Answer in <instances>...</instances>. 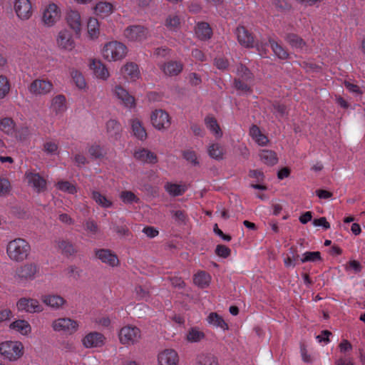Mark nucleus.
Instances as JSON below:
<instances>
[{
    "label": "nucleus",
    "mask_w": 365,
    "mask_h": 365,
    "mask_svg": "<svg viewBox=\"0 0 365 365\" xmlns=\"http://www.w3.org/2000/svg\"><path fill=\"white\" fill-rule=\"evenodd\" d=\"M30 251V245L22 238H16L10 241L6 248L9 258L16 262H22L26 259Z\"/></svg>",
    "instance_id": "obj_1"
},
{
    "label": "nucleus",
    "mask_w": 365,
    "mask_h": 365,
    "mask_svg": "<svg viewBox=\"0 0 365 365\" xmlns=\"http://www.w3.org/2000/svg\"><path fill=\"white\" fill-rule=\"evenodd\" d=\"M126 53V46L118 41L106 43L102 51L103 58L108 61L120 60L125 57Z\"/></svg>",
    "instance_id": "obj_2"
},
{
    "label": "nucleus",
    "mask_w": 365,
    "mask_h": 365,
    "mask_svg": "<svg viewBox=\"0 0 365 365\" xmlns=\"http://www.w3.org/2000/svg\"><path fill=\"white\" fill-rule=\"evenodd\" d=\"M23 346L18 341H5L0 344V354L9 359L15 361L23 355Z\"/></svg>",
    "instance_id": "obj_3"
},
{
    "label": "nucleus",
    "mask_w": 365,
    "mask_h": 365,
    "mask_svg": "<svg viewBox=\"0 0 365 365\" xmlns=\"http://www.w3.org/2000/svg\"><path fill=\"white\" fill-rule=\"evenodd\" d=\"M140 336V330L136 327H124L119 333V339L123 344H133L139 341Z\"/></svg>",
    "instance_id": "obj_4"
},
{
    "label": "nucleus",
    "mask_w": 365,
    "mask_h": 365,
    "mask_svg": "<svg viewBox=\"0 0 365 365\" xmlns=\"http://www.w3.org/2000/svg\"><path fill=\"white\" fill-rule=\"evenodd\" d=\"M52 327L56 331H63L66 334H72L77 331L78 324L76 321L70 318H59L53 321Z\"/></svg>",
    "instance_id": "obj_5"
},
{
    "label": "nucleus",
    "mask_w": 365,
    "mask_h": 365,
    "mask_svg": "<svg viewBox=\"0 0 365 365\" xmlns=\"http://www.w3.org/2000/svg\"><path fill=\"white\" fill-rule=\"evenodd\" d=\"M152 125L158 130L167 129L170 125V118L168 113L163 110H155L150 116Z\"/></svg>",
    "instance_id": "obj_6"
},
{
    "label": "nucleus",
    "mask_w": 365,
    "mask_h": 365,
    "mask_svg": "<svg viewBox=\"0 0 365 365\" xmlns=\"http://www.w3.org/2000/svg\"><path fill=\"white\" fill-rule=\"evenodd\" d=\"M56 43L60 49L71 51L75 47V41L73 39L71 31L66 29L61 30L57 36Z\"/></svg>",
    "instance_id": "obj_7"
},
{
    "label": "nucleus",
    "mask_w": 365,
    "mask_h": 365,
    "mask_svg": "<svg viewBox=\"0 0 365 365\" xmlns=\"http://www.w3.org/2000/svg\"><path fill=\"white\" fill-rule=\"evenodd\" d=\"M16 306L19 310H25L29 313L41 312L43 311V307L38 300L31 298H21L18 301Z\"/></svg>",
    "instance_id": "obj_8"
},
{
    "label": "nucleus",
    "mask_w": 365,
    "mask_h": 365,
    "mask_svg": "<svg viewBox=\"0 0 365 365\" xmlns=\"http://www.w3.org/2000/svg\"><path fill=\"white\" fill-rule=\"evenodd\" d=\"M14 10L19 18L29 19L32 15L31 4L29 0H16Z\"/></svg>",
    "instance_id": "obj_9"
},
{
    "label": "nucleus",
    "mask_w": 365,
    "mask_h": 365,
    "mask_svg": "<svg viewBox=\"0 0 365 365\" xmlns=\"http://www.w3.org/2000/svg\"><path fill=\"white\" fill-rule=\"evenodd\" d=\"M66 22L74 31L76 38L81 36L82 24L80 14L77 11L71 10L67 13Z\"/></svg>",
    "instance_id": "obj_10"
},
{
    "label": "nucleus",
    "mask_w": 365,
    "mask_h": 365,
    "mask_svg": "<svg viewBox=\"0 0 365 365\" xmlns=\"http://www.w3.org/2000/svg\"><path fill=\"white\" fill-rule=\"evenodd\" d=\"M236 35L240 45L246 48H252L254 46L253 36L245 26H237Z\"/></svg>",
    "instance_id": "obj_11"
},
{
    "label": "nucleus",
    "mask_w": 365,
    "mask_h": 365,
    "mask_svg": "<svg viewBox=\"0 0 365 365\" xmlns=\"http://www.w3.org/2000/svg\"><path fill=\"white\" fill-rule=\"evenodd\" d=\"M52 87L53 85L50 81L36 79L31 83L29 91L36 95H43L50 92Z\"/></svg>",
    "instance_id": "obj_12"
},
{
    "label": "nucleus",
    "mask_w": 365,
    "mask_h": 365,
    "mask_svg": "<svg viewBox=\"0 0 365 365\" xmlns=\"http://www.w3.org/2000/svg\"><path fill=\"white\" fill-rule=\"evenodd\" d=\"M38 272L35 263H26L16 269V275L21 279H33Z\"/></svg>",
    "instance_id": "obj_13"
},
{
    "label": "nucleus",
    "mask_w": 365,
    "mask_h": 365,
    "mask_svg": "<svg viewBox=\"0 0 365 365\" xmlns=\"http://www.w3.org/2000/svg\"><path fill=\"white\" fill-rule=\"evenodd\" d=\"M59 9L56 4H50L43 14V21L48 26H52L59 19Z\"/></svg>",
    "instance_id": "obj_14"
},
{
    "label": "nucleus",
    "mask_w": 365,
    "mask_h": 365,
    "mask_svg": "<svg viewBox=\"0 0 365 365\" xmlns=\"http://www.w3.org/2000/svg\"><path fill=\"white\" fill-rule=\"evenodd\" d=\"M124 36L130 41H141L146 36V29L142 26H131L125 29Z\"/></svg>",
    "instance_id": "obj_15"
},
{
    "label": "nucleus",
    "mask_w": 365,
    "mask_h": 365,
    "mask_svg": "<svg viewBox=\"0 0 365 365\" xmlns=\"http://www.w3.org/2000/svg\"><path fill=\"white\" fill-rule=\"evenodd\" d=\"M159 365H178V356L173 349H166L158 355Z\"/></svg>",
    "instance_id": "obj_16"
},
{
    "label": "nucleus",
    "mask_w": 365,
    "mask_h": 365,
    "mask_svg": "<svg viewBox=\"0 0 365 365\" xmlns=\"http://www.w3.org/2000/svg\"><path fill=\"white\" fill-rule=\"evenodd\" d=\"M96 255L102 261V262L106 263L111 267L117 266L119 264L117 255L110 250L102 249L97 250L96 252Z\"/></svg>",
    "instance_id": "obj_17"
},
{
    "label": "nucleus",
    "mask_w": 365,
    "mask_h": 365,
    "mask_svg": "<svg viewBox=\"0 0 365 365\" xmlns=\"http://www.w3.org/2000/svg\"><path fill=\"white\" fill-rule=\"evenodd\" d=\"M104 336L99 332H91L87 334L83 340V344L86 347H98L103 344Z\"/></svg>",
    "instance_id": "obj_18"
},
{
    "label": "nucleus",
    "mask_w": 365,
    "mask_h": 365,
    "mask_svg": "<svg viewBox=\"0 0 365 365\" xmlns=\"http://www.w3.org/2000/svg\"><path fill=\"white\" fill-rule=\"evenodd\" d=\"M115 93L118 98L121 100L125 106L130 108L135 106V103L134 97L130 95L128 92L120 86H115Z\"/></svg>",
    "instance_id": "obj_19"
},
{
    "label": "nucleus",
    "mask_w": 365,
    "mask_h": 365,
    "mask_svg": "<svg viewBox=\"0 0 365 365\" xmlns=\"http://www.w3.org/2000/svg\"><path fill=\"white\" fill-rule=\"evenodd\" d=\"M26 178L29 184L37 190V192L43 191L46 187V182L38 173H30L26 175Z\"/></svg>",
    "instance_id": "obj_20"
},
{
    "label": "nucleus",
    "mask_w": 365,
    "mask_h": 365,
    "mask_svg": "<svg viewBox=\"0 0 365 365\" xmlns=\"http://www.w3.org/2000/svg\"><path fill=\"white\" fill-rule=\"evenodd\" d=\"M41 300L45 304L53 309H59L66 303V300L59 295H43Z\"/></svg>",
    "instance_id": "obj_21"
},
{
    "label": "nucleus",
    "mask_w": 365,
    "mask_h": 365,
    "mask_svg": "<svg viewBox=\"0 0 365 365\" xmlns=\"http://www.w3.org/2000/svg\"><path fill=\"white\" fill-rule=\"evenodd\" d=\"M134 156L136 159L148 163L154 164L158 162L157 155L154 153L145 148L136 151Z\"/></svg>",
    "instance_id": "obj_22"
},
{
    "label": "nucleus",
    "mask_w": 365,
    "mask_h": 365,
    "mask_svg": "<svg viewBox=\"0 0 365 365\" xmlns=\"http://www.w3.org/2000/svg\"><path fill=\"white\" fill-rule=\"evenodd\" d=\"M195 34L200 40L205 41L211 38L212 31L207 23L201 22L197 24Z\"/></svg>",
    "instance_id": "obj_23"
},
{
    "label": "nucleus",
    "mask_w": 365,
    "mask_h": 365,
    "mask_svg": "<svg viewBox=\"0 0 365 365\" xmlns=\"http://www.w3.org/2000/svg\"><path fill=\"white\" fill-rule=\"evenodd\" d=\"M107 133L110 138L118 140L120 137L121 126L120 124L114 119H110L106 123Z\"/></svg>",
    "instance_id": "obj_24"
},
{
    "label": "nucleus",
    "mask_w": 365,
    "mask_h": 365,
    "mask_svg": "<svg viewBox=\"0 0 365 365\" xmlns=\"http://www.w3.org/2000/svg\"><path fill=\"white\" fill-rule=\"evenodd\" d=\"M165 75L173 76L178 75L182 70V65L177 61H169L162 66Z\"/></svg>",
    "instance_id": "obj_25"
},
{
    "label": "nucleus",
    "mask_w": 365,
    "mask_h": 365,
    "mask_svg": "<svg viewBox=\"0 0 365 365\" xmlns=\"http://www.w3.org/2000/svg\"><path fill=\"white\" fill-rule=\"evenodd\" d=\"M90 67L98 78L106 79L109 76L108 69L100 61L93 60Z\"/></svg>",
    "instance_id": "obj_26"
},
{
    "label": "nucleus",
    "mask_w": 365,
    "mask_h": 365,
    "mask_svg": "<svg viewBox=\"0 0 365 365\" xmlns=\"http://www.w3.org/2000/svg\"><path fill=\"white\" fill-rule=\"evenodd\" d=\"M58 247L62 254L66 256H71L77 252L76 246L68 240H59L58 241Z\"/></svg>",
    "instance_id": "obj_27"
},
{
    "label": "nucleus",
    "mask_w": 365,
    "mask_h": 365,
    "mask_svg": "<svg viewBox=\"0 0 365 365\" xmlns=\"http://www.w3.org/2000/svg\"><path fill=\"white\" fill-rule=\"evenodd\" d=\"M131 128L134 135L140 140H144L147 138V133L141 122L138 119L131 120Z\"/></svg>",
    "instance_id": "obj_28"
},
{
    "label": "nucleus",
    "mask_w": 365,
    "mask_h": 365,
    "mask_svg": "<svg viewBox=\"0 0 365 365\" xmlns=\"http://www.w3.org/2000/svg\"><path fill=\"white\" fill-rule=\"evenodd\" d=\"M95 14L105 17L113 12V5L107 1H100L94 7Z\"/></svg>",
    "instance_id": "obj_29"
},
{
    "label": "nucleus",
    "mask_w": 365,
    "mask_h": 365,
    "mask_svg": "<svg viewBox=\"0 0 365 365\" xmlns=\"http://www.w3.org/2000/svg\"><path fill=\"white\" fill-rule=\"evenodd\" d=\"M259 156L264 163L269 166H273L278 162L276 153L271 150H263L260 153Z\"/></svg>",
    "instance_id": "obj_30"
},
{
    "label": "nucleus",
    "mask_w": 365,
    "mask_h": 365,
    "mask_svg": "<svg viewBox=\"0 0 365 365\" xmlns=\"http://www.w3.org/2000/svg\"><path fill=\"white\" fill-rule=\"evenodd\" d=\"M205 124L206 125L207 128L215 135L217 138L222 137V132L215 118L213 116H207L205 118Z\"/></svg>",
    "instance_id": "obj_31"
},
{
    "label": "nucleus",
    "mask_w": 365,
    "mask_h": 365,
    "mask_svg": "<svg viewBox=\"0 0 365 365\" xmlns=\"http://www.w3.org/2000/svg\"><path fill=\"white\" fill-rule=\"evenodd\" d=\"M10 328L16 329L22 334H27L31 330L30 324L25 320H16L10 324Z\"/></svg>",
    "instance_id": "obj_32"
},
{
    "label": "nucleus",
    "mask_w": 365,
    "mask_h": 365,
    "mask_svg": "<svg viewBox=\"0 0 365 365\" xmlns=\"http://www.w3.org/2000/svg\"><path fill=\"white\" fill-rule=\"evenodd\" d=\"M210 277L204 271L197 272L194 276V283L200 288H205L209 285Z\"/></svg>",
    "instance_id": "obj_33"
},
{
    "label": "nucleus",
    "mask_w": 365,
    "mask_h": 365,
    "mask_svg": "<svg viewBox=\"0 0 365 365\" xmlns=\"http://www.w3.org/2000/svg\"><path fill=\"white\" fill-rule=\"evenodd\" d=\"M286 41L294 48H302L305 45V41L295 34H288L285 37Z\"/></svg>",
    "instance_id": "obj_34"
},
{
    "label": "nucleus",
    "mask_w": 365,
    "mask_h": 365,
    "mask_svg": "<svg viewBox=\"0 0 365 365\" xmlns=\"http://www.w3.org/2000/svg\"><path fill=\"white\" fill-rule=\"evenodd\" d=\"M122 72L125 76H128L132 79L138 78L139 75L138 65L133 62L125 64L122 68Z\"/></svg>",
    "instance_id": "obj_35"
},
{
    "label": "nucleus",
    "mask_w": 365,
    "mask_h": 365,
    "mask_svg": "<svg viewBox=\"0 0 365 365\" xmlns=\"http://www.w3.org/2000/svg\"><path fill=\"white\" fill-rule=\"evenodd\" d=\"M209 323L212 324L217 327H221L224 330L228 329V325L224 319L215 312H212L207 317Z\"/></svg>",
    "instance_id": "obj_36"
},
{
    "label": "nucleus",
    "mask_w": 365,
    "mask_h": 365,
    "mask_svg": "<svg viewBox=\"0 0 365 365\" xmlns=\"http://www.w3.org/2000/svg\"><path fill=\"white\" fill-rule=\"evenodd\" d=\"M66 98L63 95H58L53 98L52 106L56 113H61L66 110Z\"/></svg>",
    "instance_id": "obj_37"
},
{
    "label": "nucleus",
    "mask_w": 365,
    "mask_h": 365,
    "mask_svg": "<svg viewBox=\"0 0 365 365\" xmlns=\"http://www.w3.org/2000/svg\"><path fill=\"white\" fill-rule=\"evenodd\" d=\"M92 198L103 207H109L112 205L111 201L98 191L92 192Z\"/></svg>",
    "instance_id": "obj_38"
},
{
    "label": "nucleus",
    "mask_w": 365,
    "mask_h": 365,
    "mask_svg": "<svg viewBox=\"0 0 365 365\" xmlns=\"http://www.w3.org/2000/svg\"><path fill=\"white\" fill-rule=\"evenodd\" d=\"M205 337V334L196 327L191 328L187 334V339L190 342H198Z\"/></svg>",
    "instance_id": "obj_39"
},
{
    "label": "nucleus",
    "mask_w": 365,
    "mask_h": 365,
    "mask_svg": "<svg viewBox=\"0 0 365 365\" xmlns=\"http://www.w3.org/2000/svg\"><path fill=\"white\" fill-rule=\"evenodd\" d=\"M14 122L11 118H5L0 121V130L6 134L12 133L14 128Z\"/></svg>",
    "instance_id": "obj_40"
},
{
    "label": "nucleus",
    "mask_w": 365,
    "mask_h": 365,
    "mask_svg": "<svg viewBox=\"0 0 365 365\" xmlns=\"http://www.w3.org/2000/svg\"><path fill=\"white\" fill-rule=\"evenodd\" d=\"M270 46L274 51V53L281 59L287 58L289 53L287 51L282 48L279 44H278L274 40H269Z\"/></svg>",
    "instance_id": "obj_41"
},
{
    "label": "nucleus",
    "mask_w": 365,
    "mask_h": 365,
    "mask_svg": "<svg viewBox=\"0 0 365 365\" xmlns=\"http://www.w3.org/2000/svg\"><path fill=\"white\" fill-rule=\"evenodd\" d=\"M99 23L95 18H91L88 22V32L91 38H97L99 34L98 31Z\"/></svg>",
    "instance_id": "obj_42"
},
{
    "label": "nucleus",
    "mask_w": 365,
    "mask_h": 365,
    "mask_svg": "<svg viewBox=\"0 0 365 365\" xmlns=\"http://www.w3.org/2000/svg\"><path fill=\"white\" fill-rule=\"evenodd\" d=\"M299 255L297 254V250L295 247H291L289 248V255L284 259V265L288 267L290 266H295L294 261L298 259Z\"/></svg>",
    "instance_id": "obj_43"
},
{
    "label": "nucleus",
    "mask_w": 365,
    "mask_h": 365,
    "mask_svg": "<svg viewBox=\"0 0 365 365\" xmlns=\"http://www.w3.org/2000/svg\"><path fill=\"white\" fill-rule=\"evenodd\" d=\"M172 217L176 222V223L179 225H185L187 220V216L185 215V211L178 210H172L170 211Z\"/></svg>",
    "instance_id": "obj_44"
},
{
    "label": "nucleus",
    "mask_w": 365,
    "mask_h": 365,
    "mask_svg": "<svg viewBox=\"0 0 365 365\" xmlns=\"http://www.w3.org/2000/svg\"><path fill=\"white\" fill-rule=\"evenodd\" d=\"M166 190L173 196H179L182 195L185 189L184 187L173 183H168L165 185Z\"/></svg>",
    "instance_id": "obj_45"
},
{
    "label": "nucleus",
    "mask_w": 365,
    "mask_h": 365,
    "mask_svg": "<svg viewBox=\"0 0 365 365\" xmlns=\"http://www.w3.org/2000/svg\"><path fill=\"white\" fill-rule=\"evenodd\" d=\"M322 259L321 253L319 252H306L303 254V257L301 259V262L304 263L307 262L321 261Z\"/></svg>",
    "instance_id": "obj_46"
},
{
    "label": "nucleus",
    "mask_w": 365,
    "mask_h": 365,
    "mask_svg": "<svg viewBox=\"0 0 365 365\" xmlns=\"http://www.w3.org/2000/svg\"><path fill=\"white\" fill-rule=\"evenodd\" d=\"M10 90V85L7 78L0 76V98H4Z\"/></svg>",
    "instance_id": "obj_47"
},
{
    "label": "nucleus",
    "mask_w": 365,
    "mask_h": 365,
    "mask_svg": "<svg viewBox=\"0 0 365 365\" xmlns=\"http://www.w3.org/2000/svg\"><path fill=\"white\" fill-rule=\"evenodd\" d=\"M198 365H218L217 359L211 355H201L198 357Z\"/></svg>",
    "instance_id": "obj_48"
},
{
    "label": "nucleus",
    "mask_w": 365,
    "mask_h": 365,
    "mask_svg": "<svg viewBox=\"0 0 365 365\" xmlns=\"http://www.w3.org/2000/svg\"><path fill=\"white\" fill-rule=\"evenodd\" d=\"M120 198L125 203L138 202L140 199L131 191H123L120 193Z\"/></svg>",
    "instance_id": "obj_49"
},
{
    "label": "nucleus",
    "mask_w": 365,
    "mask_h": 365,
    "mask_svg": "<svg viewBox=\"0 0 365 365\" xmlns=\"http://www.w3.org/2000/svg\"><path fill=\"white\" fill-rule=\"evenodd\" d=\"M237 72L239 76L245 81H250L253 78V74L250 71V70L246 67L245 66L241 64L237 68Z\"/></svg>",
    "instance_id": "obj_50"
},
{
    "label": "nucleus",
    "mask_w": 365,
    "mask_h": 365,
    "mask_svg": "<svg viewBox=\"0 0 365 365\" xmlns=\"http://www.w3.org/2000/svg\"><path fill=\"white\" fill-rule=\"evenodd\" d=\"M71 76L77 87L83 88L86 86V82L82 74L78 71H73Z\"/></svg>",
    "instance_id": "obj_51"
},
{
    "label": "nucleus",
    "mask_w": 365,
    "mask_h": 365,
    "mask_svg": "<svg viewBox=\"0 0 365 365\" xmlns=\"http://www.w3.org/2000/svg\"><path fill=\"white\" fill-rule=\"evenodd\" d=\"M209 155L216 160L222 159V153L218 144H212L208 149Z\"/></svg>",
    "instance_id": "obj_52"
},
{
    "label": "nucleus",
    "mask_w": 365,
    "mask_h": 365,
    "mask_svg": "<svg viewBox=\"0 0 365 365\" xmlns=\"http://www.w3.org/2000/svg\"><path fill=\"white\" fill-rule=\"evenodd\" d=\"M182 156L187 162H190L193 165L199 164V162L197 160L196 153L193 150H187L182 151Z\"/></svg>",
    "instance_id": "obj_53"
},
{
    "label": "nucleus",
    "mask_w": 365,
    "mask_h": 365,
    "mask_svg": "<svg viewBox=\"0 0 365 365\" xmlns=\"http://www.w3.org/2000/svg\"><path fill=\"white\" fill-rule=\"evenodd\" d=\"M215 252L217 256L222 258H227L231 255V250L224 245H217Z\"/></svg>",
    "instance_id": "obj_54"
},
{
    "label": "nucleus",
    "mask_w": 365,
    "mask_h": 365,
    "mask_svg": "<svg viewBox=\"0 0 365 365\" xmlns=\"http://www.w3.org/2000/svg\"><path fill=\"white\" fill-rule=\"evenodd\" d=\"M58 187L61 190L66 191L71 194L76 191V187L68 181L58 182Z\"/></svg>",
    "instance_id": "obj_55"
},
{
    "label": "nucleus",
    "mask_w": 365,
    "mask_h": 365,
    "mask_svg": "<svg viewBox=\"0 0 365 365\" xmlns=\"http://www.w3.org/2000/svg\"><path fill=\"white\" fill-rule=\"evenodd\" d=\"M234 86L235 88L238 91H242L243 92L248 93H250L252 91L250 87L240 79H235Z\"/></svg>",
    "instance_id": "obj_56"
},
{
    "label": "nucleus",
    "mask_w": 365,
    "mask_h": 365,
    "mask_svg": "<svg viewBox=\"0 0 365 365\" xmlns=\"http://www.w3.org/2000/svg\"><path fill=\"white\" fill-rule=\"evenodd\" d=\"M9 191V181L6 178H0V195H6Z\"/></svg>",
    "instance_id": "obj_57"
},
{
    "label": "nucleus",
    "mask_w": 365,
    "mask_h": 365,
    "mask_svg": "<svg viewBox=\"0 0 365 365\" xmlns=\"http://www.w3.org/2000/svg\"><path fill=\"white\" fill-rule=\"evenodd\" d=\"M179 24H180V19H179L178 16H168L166 19L165 25L167 27H168L171 29H175V28L178 27V26Z\"/></svg>",
    "instance_id": "obj_58"
},
{
    "label": "nucleus",
    "mask_w": 365,
    "mask_h": 365,
    "mask_svg": "<svg viewBox=\"0 0 365 365\" xmlns=\"http://www.w3.org/2000/svg\"><path fill=\"white\" fill-rule=\"evenodd\" d=\"M272 5L279 11L288 10L290 5L285 0H273Z\"/></svg>",
    "instance_id": "obj_59"
},
{
    "label": "nucleus",
    "mask_w": 365,
    "mask_h": 365,
    "mask_svg": "<svg viewBox=\"0 0 365 365\" xmlns=\"http://www.w3.org/2000/svg\"><path fill=\"white\" fill-rule=\"evenodd\" d=\"M113 229L119 235L122 236H128L130 234L129 229L126 226H120L116 223L111 222Z\"/></svg>",
    "instance_id": "obj_60"
},
{
    "label": "nucleus",
    "mask_w": 365,
    "mask_h": 365,
    "mask_svg": "<svg viewBox=\"0 0 365 365\" xmlns=\"http://www.w3.org/2000/svg\"><path fill=\"white\" fill-rule=\"evenodd\" d=\"M88 153L91 155V156L93 157L94 158H100L103 156L101 153V149L99 145H92L89 150Z\"/></svg>",
    "instance_id": "obj_61"
},
{
    "label": "nucleus",
    "mask_w": 365,
    "mask_h": 365,
    "mask_svg": "<svg viewBox=\"0 0 365 365\" xmlns=\"http://www.w3.org/2000/svg\"><path fill=\"white\" fill-rule=\"evenodd\" d=\"M353 269L356 273H359L362 269V266L361 264L356 260H351L349 262L347 266L346 267V269Z\"/></svg>",
    "instance_id": "obj_62"
},
{
    "label": "nucleus",
    "mask_w": 365,
    "mask_h": 365,
    "mask_svg": "<svg viewBox=\"0 0 365 365\" xmlns=\"http://www.w3.org/2000/svg\"><path fill=\"white\" fill-rule=\"evenodd\" d=\"M312 223L314 226H322L326 230L330 227L329 222H327L326 217H322L319 219H314Z\"/></svg>",
    "instance_id": "obj_63"
},
{
    "label": "nucleus",
    "mask_w": 365,
    "mask_h": 365,
    "mask_svg": "<svg viewBox=\"0 0 365 365\" xmlns=\"http://www.w3.org/2000/svg\"><path fill=\"white\" fill-rule=\"evenodd\" d=\"M344 86L345 87L350 91L356 94H361L362 91H361L360 88L352 83H350L347 81H344Z\"/></svg>",
    "instance_id": "obj_64"
}]
</instances>
